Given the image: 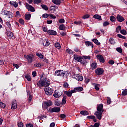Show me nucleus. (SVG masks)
Returning <instances> with one entry per match:
<instances>
[{
	"label": "nucleus",
	"instance_id": "obj_7",
	"mask_svg": "<svg viewBox=\"0 0 127 127\" xmlns=\"http://www.w3.org/2000/svg\"><path fill=\"white\" fill-rule=\"evenodd\" d=\"M95 74L98 76H100V75H103L104 74V69L101 68H97L95 70Z\"/></svg>",
	"mask_w": 127,
	"mask_h": 127
},
{
	"label": "nucleus",
	"instance_id": "obj_25",
	"mask_svg": "<svg viewBox=\"0 0 127 127\" xmlns=\"http://www.w3.org/2000/svg\"><path fill=\"white\" fill-rule=\"evenodd\" d=\"M65 28H66V27L64 24H61L59 26V30H65Z\"/></svg>",
	"mask_w": 127,
	"mask_h": 127
},
{
	"label": "nucleus",
	"instance_id": "obj_39",
	"mask_svg": "<svg viewBox=\"0 0 127 127\" xmlns=\"http://www.w3.org/2000/svg\"><path fill=\"white\" fill-rule=\"evenodd\" d=\"M116 51L119 52V53H122L123 52V50L121 47H118L116 49Z\"/></svg>",
	"mask_w": 127,
	"mask_h": 127
},
{
	"label": "nucleus",
	"instance_id": "obj_59",
	"mask_svg": "<svg viewBox=\"0 0 127 127\" xmlns=\"http://www.w3.org/2000/svg\"><path fill=\"white\" fill-rule=\"evenodd\" d=\"M111 98H110V97H108L107 98V104L108 105H110V104H111Z\"/></svg>",
	"mask_w": 127,
	"mask_h": 127
},
{
	"label": "nucleus",
	"instance_id": "obj_57",
	"mask_svg": "<svg viewBox=\"0 0 127 127\" xmlns=\"http://www.w3.org/2000/svg\"><path fill=\"white\" fill-rule=\"evenodd\" d=\"M0 106L1 108H5V104H4L2 102L0 103Z\"/></svg>",
	"mask_w": 127,
	"mask_h": 127
},
{
	"label": "nucleus",
	"instance_id": "obj_30",
	"mask_svg": "<svg viewBox=\"0 0 127 127\" xmlns=\"http://www.w3.org/2000/svg\"><path fill=\"white\" fill-rule=\"evenodd\" d=\"M93 18H95V19H98V20H102V18L101 17V16L99 15H94L93 16Z\"/></svg>",
	"mask_w": 127,
	"mask_h": 127
},
{
	"label": "nucleus",
	"instance_id": "obj_21",
	"mask_svg": "<svg viewBox=\"0 0 127 127\" xmlns=\"http://www.w3.org/2000/svg\"><path fill=\"white\" fill-rule=\"evenodd\" d=\"M80 64L82 65V66H86L87 65V63H88L87 60L84 59H81V61H80Z\"/></svg>",
	"mask_w": 127,
	"mask_h": 127
},
{
	"label": "nucleus",
	"instance_id": "obj_51",
	"mask_svg": "<svg viewBox=\"0 0 127 127\" xmlns=\"http://www.w3.org/2000/svg\"><path fill=\"white\" fill-rule=\"evenodd\" d=\"M34 3L35 4H38V3H41V0H34Z\"/></svg>",
	"mask_w": 127,
	"mask_h": 127
},
{
	"label": "nucleus",
	"instance_id": "obj_55",
	"mask_svg": "<svg viewBox=\"0 0 127 127\" xmlns=\"http://www.w3.org/2000/svg\"><path fill=\"white\" fill-rule=\"evenodd\" d=\"M59 73L60 70H57L55 72L54 76H57L58 77H59Z\"/></svg>",
	"mask_w": 127,
	"mask_h": 127
},
{
	"label": "nucleus",
	"instance_id": "obj_15",
	"mask_svg": "<svg viewBox=\"0 0 127 127\" xmlns=\"http://www.w3.org/2000/svg\"><path fill=\"white\" fill-rule=\"evenodd\" d=\"M96 57L102 63H104V62H105V59H104V57H103L102 55H97Z\"/></svg>",
	"mask_w": 127,
	"mask_h": 127
},
{
	"label": "nucleus",
	"instance_id": "obj_43",
	"mask_svg": "<svg viewBox=\"0 0 127 127\" xmlns=\"http://www.w3.org/2000/svg\"><path fill=\"white\" fill-rule=\"evenodd\" d=\"M120 33L123 34V35H126L127 34V31L125 29L121 30H120Z\"/></svg>",
	"mask_w": 127,
	"mask_h": 127
},
{
	"label": "nucleus",
	"instance_id": "obj_44",
	"mask_svg": "<svg viewBox=\"0 0 127 127\" xmlns=\"http://www.w3.org/2000/svg\"><path fill=\"white\" fill-rule=\"evenodd\" d=\"M110 21H112V22H114V21H115L116 18L114 17V16H111L110 18Z\"/></svg>",
	"mask_w": 127,
	"mask_h": 127
},
{
	"label": "nucleus",
	"instance_id": "obj_31",
	"mask_svg": "<svg viewBox=\"0 0 127 127\" xmlns=\"http://www.w3.org/2000/svg\"><path fill=\"white\" fill-rule=\"evenodd\" d=\"M55 47L57 48V49H60V48H61V46L59 42H57L55 44Z\"/></svg>",
	"mask_w": 127,
	"mask_h": 127
},
{
	"label": "nucleus",
	"instance_id": "obj_5",
	"mask_svg": "<svg viewBox=\"0 0 127 127\" xmlns=\"http://www.w3.org/2000/svg\"><path fill=\"white\" fill-rule=\"evenodd\" d=\"M69 76V72L68 71H63L62 70H60L59 77H63V78H65V77H68Z\"/></svg>",
	"mask_w": 127,
	"mask_h": 127
},
{
	"label": "nucleus",
	"instance_id": "obj_40",
	"mask_svg": "<svg viewBox=\"0 0 127 127\" xmlns=\"http://www.w3.org/2000/svg\"><path fill=\"white\" fill-rule=\"evenodd\" d=\"M127 89H125L122 92V96H127Z\"/></svg>",
	"mask_w": 127,
	"mask_h": 127
},
{
	"label": "nucleus",
	"instance_id": "obj_47",
	"mask_svg": "<svg viewBox=\"0 0 127 127\" xmlns=\"http://www.w3.org/2000/svg\"><path fill=\"white\" fill-rule=\"evenodd\" d=\"M50 10L51 11H55L56 10V7L53 6L50 7Z\"/></svg>",
	"mask_w": 127,
	"mask_h": 127
},
{
	"label": "nucleus",
	"instance_id": "obj_63",
	"mask_svg": "<svg viewBox=\"0 0 127 127\" xmlns=\"http://www.w3.org/2000/svg\"><path fill=\"white\" fill-rule=\"evenodd\" d=\"M26 127H33V125L32 124H28L26 125Z\"/></svg>",
	"mask_w": 127,
	"mask_h": 127
},
{
	"label": "nucleus",
	"instance_id": "obj_48",
	"mask_svg": "<svg viewBox=\"0 0 127 127\" xmlns=\"http://www.w3.org/2000/svg\"><path fill=\"white\" fill-rule=\"evenodd\" d=\"M66 52H67V53H69V54H72L74 53V51L70 49H66Z\"/></svg>",
	"mask_w": 127,
	"mask_h": 127
},
{
	"label": "nucleus",
	"instance_id": "obj_14",
	"mask_svg": "<svg viewBox=\"0 0 127 127\" xmlns=\"http://www.w3.org/2000/svg\"><path fill=\"white\" fill-rule=\"evenodd\" d=\"M7 35L10 39H14L15 38L13 33L9 31L7 32Z\"/></svg>",
	"mask_w": 127,
	"mask_h": 127
},
{
	"label": "nucleus",
	"instance_id": "obj_16",
	"mask_svg": "<svg viewBox=\"0 0 127 127\" xmlns=\"http://www.w3.org/2000/svg\"><path fill=\"white\" fill-rule=\"evenodd\" d=\"M116 19L118 22H123L124 20V17L119 14L117 15Z\"/></svg>",
	"mask_w": 127,
	"mask_h": 127
},
{
	"label": "nucleus",
	"instance_id": "obj_2",
	"mask_svg": "<svg viewBox=\"0 0 127 127\" xmlns=\"http://www.w3.org/2000/svg\"><path fill=\"white\" fill-rule=\"evenodd\" d=\"M50 85V81L49 79L47 78H45L44 79H40L39 81H37V85H38L39 88H42V87H48Z\"/></svg>",
	"mask_w": 127,
	"mask_h": 127
},
{
	"label": "nucleus",
	"instance_id": "obj_9",
	"mask_svg": "<svg viewBox=\"0 0 127 127\" xmlns=\"http://www.w3.org/2000/svg\"><path fill=\"white\" fill-rule=\"evenodd\" d=\"M26 8L28 10V11H31V12H34L35 11V9L32 6L29 5L28 3L26 4Z\"/></svg>",
	"mask_w": 127,
	"mask_h": 127
},
{
	"label": "nucleus",
	"instance_id": "obj_27",
	"mask_svg": "<svg viewBox=\"0 0 127 127\" xmlns=\"http://www.w3.org/2000/svg\"><path fill=\"white\" fill-rule=\"evenodd\" d=\"M50 44V43L46 39H45L44 41L43 42V45L44 46H49Z\"/></svg>",
	"mask_w": 127,
	"mask_h": 127
},
{
	"label": "nucleus",
	"instance_id": "obj_1",
	"mask_svg": "<svg viewBox=\"0 0 127 127\" xmlns=\"http://www.w3.org/2000/svg\"><path fill=\"white\" fill-rule=\"evenodd\" d=\"M103 104L97 105V111L95 112L94 115L96 116L97 119L101 120L102 119V115L104 113V109Z\"/></svg>",
	"mask_w": 127,
	"mask_h": 127
},
{
	"label": "nucleus",
	"instance_id": "obj_42",
	"mask_svg": "<svg viewBox=\"0 0 127 127\" xmlns=\"http://www.w3.org/2000/svg\"><path fill=\"white\" fill-rule=\"evenodd\" d=\"M6 24L8 26L9 30H12V28H11V24H10V23L7 22L6 23Z\"/></svg>",
	"mask_w": 127,
	"mask_h": 127
},
{
	"label": "nucleus",
	"instance_id": "obj_45",
	"mask_svg": "<svg viewBox=\"0 0 127 127\" xmlns=\"http://www.w3.org/2000/svg\"><path fill=\"white\" fill-rule=\"evenodd\" d=\"M103 25L104 27L108 26V25H110V23L106 21L104 22H103Z\"/></svg>",
	"mask_w": 127,
	"mask_h": 127
},
{
	"label": "nucleus",
	"instance_id": "obj_8",
	"mask_svg": "<svg viewBox=\"0 0 127 127\" xmlns=\"http://www.w3.org/2000/svg\"><path fill=\"white\" fill-rule=\"evenodd\" d=\"M24 57L27 59L28 63H32V61H33V56H31L29 55H25Z\"/></svg>",
	"mask_w": 127,
	"mask_h": 127
},
{
	"label": "nucleus",
	"instance_id": "obj_53",
	"mask_svg": "<svg viewBox=\"0 0 127 127\" xmlns=\"http://www.w3.org/2000/svg\"><path fill=\"white\" fill-rule=\"evenodd\" d=\"M117 36L119 37V38H122V39H126L125 36H124L120 34H118Z\"/></svg>",
	"mask_w": 127,
	"mask_h": 127
},
{
	"label": "nucleus",
	"instance_id": "obj_38",
	"mask_svg": "<svg viewBox=\"0 0 127 127\" xmlns=\"http://www.w3.org/2000/svg\"><path fill=\"white\" fill-rule=\"evenodd\" d=\"M122 29V26H118L116 29V31L117 32V33H119V32H120V31H121V29Z\"/></svg>",
	"mask_w": 127,
	"mask_h": 127
},
{
	"label": "nucleus",
	"instance_id": "obj_64",
	"mask_svg": "<svg viewBox=\"0 0 127 127\" xmlns=\"http://www.w3.org/2000/svg\"><path fill=\"white\" fill-rule=\"evenodd\" d=\"M100 126V124L98 123H96L95 124L93 125V127H99Z\"/></svg>",
	"mask_w": 127,
	"mask_h": 127
},
{
	"label": "nucleus",
	"instance_id": "obj_61",
	"mask_svg": "<svg viewBox=\"0 0 127 127\" xmlns=\"http://www.w3.org/2000/svg\"><path fill=\"white\" fill-rule=\"evenodd\" d=\"M48 16H49V15L48 14H44L42 15V17H43L44 18H47Z\"/></svg>",
	"mask_w": 127,
	"mask_h": 127
},
{
	"label": "nucleus",
	"instance_id": "obj_60",
	"mask_svg": "<svg viewBox=\"0 0 127 127\" xmlns=\"http://www.w3.org/2000/svg\"><path fill=\"white\" fill-rule=\"evenodd\" d=\"M18 126L19 127H24L23 123L20 122L18 124Z\"/></svg>",
	"mask_w": 127,
	"mask_h": 127
},
{
	"label": "nucleus",
	"instance_id": "obj_22",
	"mask_svg": "<svg viewBox=\"0 0 127 127\" xmlns=\"http://www.w3.org/2000/svg\"><path fill=\"white\" fill-rule=\"evenodd\" d=\"M85 45H86V46H91L92 48L93 47H94V45L93 44V43H92L91 42L88 41H85Z\"/></svg>",
	"mask_w": 127,
	"mask_h": 127
},
{
	"label": "nucleus",
	"instance_id": "obj_50",
	"mask_svg": "<svg viewBox=\"0 0 127 127\" xmlns=\"http://www.w3.org/2000/svg\"><path fill=\"white\" fill-rule=\"evenodd\" d=\"M109 42L111 44H115V40L113 38L109 39Z\"/></svg>",
	"mask_w": 127,
	"mask_h": 127
},
{
	"label": "nucleus",
	"instance_id": "obj_10",
	"mask_svg": "<svg viewBox=\"0 0 127 127\" xmlns=\"http://www.w3.org/2000/svg\"><path fill=\"white\" fill-rule=\"evenodd\" d=\"M52 105V102L50 100H48L47 102H45L43 104V108L44 109H47L48 107H50V106Z\"/></svg>",
	"mask_w": 127,
	"mask_h": 127
},
{
	"label": "nucleus",
	"instance_id": "obj_35",
	"mask_svg": "<svg viewBox=\"0 0 127 127\" xmlns=\"http://www.w3.org/2000/svg\"><path fill=\"white\" fill-rule=\"evenodd\" d=\"M41 7H42V8L44 10H48V7H47V6H46V5L42 4L41 5Z\"/></svg>",
	"mask_w": 127,
	"mask_h": 127
},
{
	"label": "nucleus",
	"instance_id": "obj_58",
	"mask_svg": "<svg viewBox=\"0 0 127 127\" xmlns=\"http://www.w3.org/2000/svg\"><path fill=\"white\" fill-rule=\"evenodd\" d=\"M19 23H20V24H22V25L24 24V20H23V19H19Z\"/></svg>",
	"mask_w": 127,
	"mask_h": 127
},
{
	"label": "nucleus",
	"instance_id": "obj_54",
	"mask_svg": "<svg viewBox=\"0 0 127 127\" xmlns=\"http://www.w3.org/2000/svg\"><path fill=\"white\" fill-rule=\"evenodd\" d=\"M64 88H68L69 87V84L68 83L65 82L63 84Z\"/></svg>",
	"mask_w": 127,
	"mask_h": 127
},
{
	"label": "nucleus",
	"instance_id": "obj_56",
	"mask_svg": "<svg viewBox=\"0 0 127 127\" xmlns=\"http://www.w3.org/2000/svg\"><path fill=\"white\" fill-rule=\"evenodd\" d=\"M89 17H90V15L86 14V15H84L83 16L82 18H83L84 19H87V18H89Z\"/></svg>",
	"mask_w": 127,
	"mask_h": 127
},
{
	"label": "nucleus",
	"instance_id": "obj_41",
	"mask_svg": "<svg viewBox=\"0 0 127 127\" xmlns=\"http://www.w3.org/2000/svg\"><path fill=\"white\" fill-rule=\"evenodd\" d=\"M25 78L27 80V81H28V82H30V81H31V77L28 75H26Z\"/></svg>",
	"mask_w": 127,
	"mask_h": 127
},
{
	"label": "nucleus",
	"instance_id": "obj_24",
	"mask_svg": "<svg viewBox=\"0 0 127 127\" xmlns=\"http://www.w3.org/2000/svg\"><path fill=\"white\" fill-rule=\"evenodd\" d=\"M80 114L83 116H88L89 115V112L86 110H82L80 111Z\"/></svg>",
	"mask_w": 127,
	"mask_h": 127
},
{
	"label": "nucleus",
	"instance_id": "obj_6",
	"mask_svg": "<svg viewBox=\"0 0 127 127\" xmlns=\"http://www.w3.org/2000/svg\"><path fill=\"white\" fill-rule=\"evenodd\" d=\"M3 13L4 15H6V16H8V18H9L10 19H12V17H13V13L11 12L4 10Z\"/></svg>",
	"mask_w": 127,
	"mask_h": 127
},
{
	"label": "nucleus",
	"instance_id": "obj_52",
	"mask_svg": "<svg viewBox=\"0 0 127 127\" xmlns=\"http://www.w3.org/2000/svg\"><path fill=\"white\" fill-rule=\"evenodd\" d=\"M59 23L62 24V23H65V19H60L59 20Z\"/></svg>",
	"mask_w": 127,
	"mask_h": 127
},
{
	"label": "nucleus",
	"instance_id": "obj_3",
	"mask_svg": "<svg viewBox=\"0 0 127 127\" xmlns=\"http://www.w3.org/2000/svg\"><path fill=\"white\" fill-rule=\"evenodd\" d=\"M72 78L75 79V80H77L78 82H81L84 80V77H83L82 74H74L72 76Z\"/></svg>",
	"mask_w": 127,
	"mask_h": 127
},
{
	"label": "nucleus",
	"instance_id": "obj_20",
	"mask_svg": "<svg viewBox=\"0 0 127 127\" xmlns=\"http://www.w3.org/2000/svg\"><path fill=\"white\" fill-rule=\"evenodd\" d=\"M92 86H94V88L96 90V91H99V90H100V84L93 83H92Z\"/></svg>",
	"mask_w": 127,
	"mask_h": 127
},
{
	"label": "nucleus",
	"instance_id": "obj_26",
	"mask_svg": "<svg viewBox=\"0 0 127 127\" xmlns=\"http://www.w3.org/2000/svg\"><path fill=\"white\" fill-rule=\"evenodd\" d=\"M97 68V63H92L91 64L92 70H95Z\"/></svg>",
	"mask_w": 127,
	"mask_h": 127
},
{
	"label": "nucleus",
	"instance_id": "obj_36",
	"mask_svg": "<svg viewBox=\"0 0 127 127\" xmlns=\"http://www.w3.org/2000/svg\"><path fill=\"white\" fill-rule=\"evenodd\" d=\"M75 90H76V92H82V91H83V90H84V88H83V87H76Z\"/></svg>",
	"mask_w": 127,
	"mask_h": 127
},
{
	"label": "nucleus",
	"instance_id": "obj_19",
	"mask_svg": "<svg viewBox=\"0 0 127 127\" xmlns=\"http://www.w3.org/2000/svg\"><path fill=\"white\" fill-rule=\"evenodd\" d=\"M67 102V96H64L63 97V99L62 100V105H65L66 103Z\"/></svg>",
	"mask_w": 127,
	"mask_h": 127
},
{
	"label": "nucleus",
	"instance_id": "obj_62",
	"mask_svg": "<svg viewBox=\"0 0 127 127\" xmlns=\"http://www.w3.org/2000/svg\"><path fill=\"white\" fill-rule=\"evenodd\" d=\"M19 16H20V13L19 12V11H17L16 12V16H15V17H18Z\"/></svg>",
	"mask_w": 127,
	"mask_h": 127
},
{
	"label": "nucleus",
	"instance_id": "obj_12",
	"mask_svg": "<svg viewBox=\"0 0 127 127\" xmlns=\"http://www.w3.org/2000/svg\"><path fill=\"white\" fill-rule=\"evenodd\" d=\"M73 57L76 60V61H77V62H80V61H81V59H83V57L79 56V55L74 54L73 56Z\"/></svg>",
	"mask_w": 127,
	"mask_h": 127
},
{
	"label": "nucleus",
	"instance_id": "obj_4",
	"mask_svg": "<svg viewBox=\"0 0 127 127\" xmlns=\"http://www.w3.org/2000/svg\"><path fill=\"white\" fill-rule=\"evenodd\" d=\"M44 90L45 91V94H46V95H48V96H51V95H52V93H53V89L48 86L44 88Z\"/></svg>",
	"mask_w": 127,
	"mask_h": 127
},
{
	"label": "nucleus",
	"instance_id": "obj_34",
	"mask_svg": "<svg viewBox=\"0 0 127 127\" xmlns=\"http://www.w3.org/2000/svg\"><path fill=\"white\" fill-rule=\"evenodd\" d=\"M82 59H84V60H86V59H88V60H90L91 59V56L83 55Z\"/></svg>",
	"mask_w": 127,
	"mask_h": 127
},
{
	"label": "nucleus",
	"instance_id": "obj_33",
	"mask_svg": "<svg viewBox=\"0 0 127 127\" xmlns=\"http://www.w3.org/2000/svg\"><path fill=\"white\" fill-rule=\"evenodd\" d=\"M92 41L94 42V43H95L96 45H100V44H101V43L99 42V41L97 39H93L92 40Z\"/></svg>",
	"mask_w": 127,
	"mask_h": 127
},
{
	"label": "nucleus",
	"instance_id": "obj_18",
	"mask_svg": "<svg viewBox=\"0 0 127 127\" xmlns=\"http://www.w3.org/2000/svg\"><path fill=\"white\" fill-rule=\"evenodd\" d=\"M49 35H57V32L53 30H49L47 32Z\"/></svg>",
	"mask_w": 127,
	"mask_h": 127
},
{
	"label": "nucleus",
	"instance_id": "obj_49",
	"mask_svg": "<svg viewBox=\"0 0 127 127\" xmlns=\"http://www.w3.org/2000/svg\"><path fill=\"white\" fill-rule=\"evenodd\" d=\"M108 63L110 65H114L115 64V61L113 60H110L108 61Z\"/></svg>",
	"mask_w": 127,
	"mask_h": 127
},
{
	"label": "nucleus",
	"instance_id": "obj_32",
	"mask_svg": "<svg viewBox=\"0 0 127 127\" xmlns=\"http://www.w3.org/2000/svg\"><path fill=\"white\" fill-rule=\"evenodd\" d=\"M64 94L67 95L68 97H72V93L70 91H65Z\"/></svg>",
	"mask_w": 127,
	"mask_h": 127
},
{
	"label": "nucleus",
	"instance_id": "obj_46",
	"mask_svg": "<svg viewBox=\"0 0 127 127\" xmlns=\"http://www.w3.org/2000/svg\"><path fill=\"white\" fill-rule=\"evenodd\" d=\"M36 55L37 56L39 57V58H41V59H42L43 58V57H44V56H43V55H42V54L41 53H37Z\"/></svg>",
	"mask_w": 127,
	"mask_h": 127
},
{
	"label": "nucleus",
	"instance_id": "obj_23",
	"mask_svg": "<svg viewBox=\"0 0 127 127\" xmlns=\"http://www.w3.org/2000/svg\"><path fill=\"white\" fill-rule=\"evenodd\" d=\"M52 2L56 5H58L61 3V1L60 0H52Z\"/></svg>",
	"mask_w": 127,
	"mask_h": 127
},
{
	"label": "nucleus",
	"instance_id": "obj_17",
	"mask_svg": "<svg viewBox=\"0 0 127 127\" xmlns=\"http://www.w3.org/2000/svg\"><path fill=\"white\" fill-rule=\"evenodd\" d=\"M17 108V102L16 101V100H13L12 102L11 109L13 110H15V109H16Z\"/></svg>",
	"mask_w": 127,
	"mask_h": 127
},
{
	"label": "nucleus",
	"instance_id": "obj_37",
	"mask_svg": "<svg viewBox=\"0 0 127 127\" xmlns=\"http://www.w3.org/2000/svg\"><path fill=\"white\" fill-rule=\"evenodd\" d=\"M42 64L40 63H38L34 64V67H42Z\"/></svg>",
	"mask_w": 127,
	"mask_h": 127
},
{
	"label": "nucleus",
	"instance_id": "obj_29",
	"mask_svg": "<svg viewBox=\"0 0 127 127\" xmlns=\"http://www.w3.org/2000/svg\"><path fill=\"white\" fill-rule=\"evenodd\" d=\"M10 4H11V5H13V6H14L15 8L18 6V4L16 2H10Z\"/></svg>",
	"mask_w": 127,
	"mask_h": 127
},
{
	"label": "nucleus",
	"instance_id": "obj_28",
	"mask_svg": "<svg viewBox=\"0 0 127 127\" xmlns=\"http://www.w3.org/2000/svg\"><path fill=\"white\" fill-rule=\"evenodd\" d=\"M31 17V14H26L25 15V18L26 20H30Z\"/></svg>",
	"mask_w": 127,
	"mask_h": 127
},
{
	"label": "nucleus",
	"instance_id": "obj_13",
	"mask_svg": "<svg viewBox=\"0 0 127 127\" xmlns=\"http://www.w3.org/2000/svg\"><path fill=\"white\" fill-rule=\"evenodd\" d=\"M60 112V107H54L50 110V113H58Z\"/></svg>",
	"mask_w": 127,
	"mask_h": 127
},
{
	"label": "nucleus",
	"instance_id": "obj_11",
	"mask_svg": "<svg viewBox=\"0 0 127 127\" xmlns=\"http://www.w3.org/2000/svg\"><path fill=\"white\" fill-rule=\"evenodd\" d=\"M53 96L57 99L59 97L62 96V92H60V91L56 90L54 92Z\"/></svg>",
	"mask_w": 127,
	"mask_h": 127
}]
</instances>
